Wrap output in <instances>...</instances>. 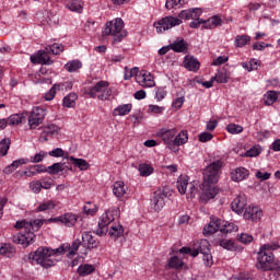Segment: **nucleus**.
I'll list each match as a JSON object with an SVG mask.
<instances>
[{"mask_svg": "<svg viewBox=\"0 0 280 280\" xmlns=\"http://www.w3.org/2000/svg\"><path fill=\"white\" fill-rule=\"evenodd\" d=\"M223 165L224 162H222V160H217L203 170V182L200 186L202 191L201 200H203V202L213 200V198L218 196L219 189L215 187V184L220 180V173L222 172Z\"/></svg>", "mask_w": 280, "mask_h": 280, "instance_id": "nucleus-1", "label": "nucleus"}, {"mask_svg": "<svg viewBox=\"0 0 280 280\" xmlns=\"http://www.w3.org/2000/svg\"><path fill=\"white\" fill-rule=\"evenodd\" d=\"M67 253L65 246H60L57 249H49L47 247H39L36 252L28 254V259L31 264H39L42 268H51L56 266V260H54V255H61Z\"/></svg>", "mask_w": 280, "mask_h": 280, "instance_id": "nucleus-2", "label": "nucleus"}, {"mask_svg": "<svg viewBox=\"0 0 280 280\" xmlns=\"http://www.w3.org/2000/svg\"><path fill=\"white\" fill-rule=\"evenodd\" d=\"M279 248L280 245L278 243H267L260 246L256 268L264 271L275 270L277 264H275V254H272V250H279Z\"/></svg>", "mask_w": 280, "mask_h": 280, "instance_id": "nucleus-3", "label": "nucleus"}, {"mask_svg": "<svg viewBox=\"0 0 280 280\" xmlns=\"http://www.w3.org/2000/svg\"><path fill=\"white\" fill-rule=\"evenodd\" d=\"M65 51V45L59 43H54L52 45H47L44 50H38L36 55L31 56V62L33 65H54V60L49 57V54L52 56H60Z\"/></svg>", "mask_w": 280, "mask_h": 280, "instance_id": "nucleus-4", "label": "nucleus"}, {"mask_svg": "<svg viewBox=\"0 0 280 280\" xmlns=\"http://www.w3.org/2000/svg\"><path fill=\"white\" fill-rule=\"evenodd\" d=\"M183 19H184V21H189L191 19V10L190 9L182 10L178 13V18L168 15V16L161 19L160 21L154 23V27H155L158 34H163V32H166V30H172V27H176V25H182Z\"/></svg>", "mask_w": 280, "mask_h": 280, "instance_id": "nucleus-5", "label": "nucleus"}, {"mask_svg": "<svg viewBox=\"0 0 280 280\" xmlns=\"http://www.w3.org/2000/svg\"><path fill=\"white\" fill-rule=\"evenodd\" d=\"M103 36H113V45L121 43L127 36L126 31H124V20L117 18L107 22L103 31Z\"/></svg>", "mask_w": 280, "mask_h": 280, "instance_id": "nucleus-6", "label": "nucleus"}, {"mask_svg": "<svg viewBox=\"0 0 280 280\" xmlns=\"http://www.w3.org/2000/svg\"><path fill=\"white\" fill-rule=\"evenodd\" d=\"M32 223L25 220L18 221L14 228L24 229V232H20L13 236L14 244H21L23 248H27V246L34 242V237H36L34 232H32Z\"/></svg>", "mask_w": 280, "mask_h": 280, "instance_id": "nucleus-7", "label": "nucleus"}, {"mask_svg": "<svg viewBox=\"0 0 280 280\" xmlns=\"http://www.w3.org/2000/svg\"><path fill=\"white\" fill-rule=\"evenodd\" d=\"M110 83L108 81H98L92 89L88 90L86 94L90 97H97L103 102L110 100L113 95V89L109 88Z\"/></svg>", "mask_w": 280, "mask_h": 280, "instance_id": "nucleus-8", "label": "nucleus"}, {"mask_svg": "<svg viewBox=\"0 0 280 280\" xmlns=\"http://www.w3.org/2000/svg\"><path fill=\"white\" fill-rule=\"evenodd\" d=\"M209 241L201 240L199 243L192 247V257H198V255H203V261L206 266L213 265V256H211V249H209Z\"/></svg>", "mask_w": 280, "mask_h": 280, "instance_id": "nucleus-9", "label": "nucleus"}, {"mask_svg": "<svg viewBox=\"0 0 280 280\" xmlns=\"http://www.w3.org/2000/svg\"><path fill=\"white\" fill-rule=\"evenodd\" d=\"M118 210H108L102 214L98 221V229L95 231L96 235L100 237L106 235V233H108V224L115 222V215H118Z\"/></svg>", "mask_w": 280, "mask_h": 280, "instance_id": "nucleus-10", "label": "nucleus"}, {"mask_svg": "<svg viewBox=\"0 0 280 280\" xmlns=\"http://www.w3.org/2000/svg\"><path fill=\"white\" fill-rule=\"evenodd\" d=\"M45 108L34 107L28 116V126L31 130H36L40 124L45 120Z\"/></svg>", "mask_w": 280, "mask_h": 280, "instance_id": "nucleus-11", "label": "nucleus"}, {"mask_svg": "<svg viewBox=\"0 0 280 280\" xmlns=\"http://www.w3.org/2000/svg\"><path fill=\"white\" fill-rule=\"evenodd\" d=\"M170 196V187H163L153 192L152 202L155 211H161L165 207V198Z\"/></svg>", "mask_w": 280, "mask_h": 280, "instance_id": "nucleus-12", "label": "nucleus"}, {"mask_svg": "<svg viewBox=\"0 0 280 280\" xmlns=\"http://www.w3.org/2000/svg\"><path fill=\"white\" fill-rule=\"evenodd\" d=\"M264 217V212L257 206H248L245 208L243 218L248 222H259Z\"/></svg>", "mask_w": 280, "mask_h": 280, "instance_id": "nucleus-13", "label": "nucleus"}, {"mask_svg": "<svg viewBox=\"0 0 280 280\" xmlns=\"http://www.w3.org/2000/svg\"><path fill=\"white\" fill-rule=\"evenodd\" d=\"M135 75H136V82H138L140 86L150 89L155 84L154 77L150 72L137 71Z\"/></svg>", "mask_w": 280, "mask_h": 280, "instance_id": "nucleus-14", "label": "nucleus"}, {"mask_svg": "<svg viewBox=\"0 0 280 280\" xmlns=\"http://www.w3.org/2000/svg\"><path fill=\"white\" fill-rule=\"evenodd\" d=\"M222 221L220 219L211 220L207 226L203 228V235H213V233H218V231H221V233H229V230L226 228L221 229Z\"/></svg>", "mask_w": 280, "mask_h": 280, "instance_id": "nucleus-15", "label": "nucleus"}, {"mask_svg": "<svg viewBox=\"0 0 280 280\" xmlns=\"http://www.w3.org/2000/svg\"><path fill=\"white\" fill-rule=\"evenodd\" d=\"M49 222H61L66 226L71 228L78 224V215L73 213H66L59 218L49 219Z\"/></svg>", "mask_w": 280, "mask_h": 280, "instance_id": "nucleus-16", "label": "nucleus"}, {"mask_svg": "<svg viewBox=\"0 0 280 280\" xmlns=\"http://www.w3.org/2000/svg\"><path fill=\"white\" fill-rule=\"evenodd\" d=\"M172 51L175 54H187L189 51V44L182 37H177L173 43H171Z\"/></svg>", "mask_w": 280, "mask_h": 280, "instance_id": "nucleus-17", "label": "nucleus"}, {"mask_svg": "<svg viewBox=\"0 0 280 280\" xmlns=\"http://www.w3.org/2000/svg\"><path fill=\"white\" fill-rule=\"evenodd\" d=\"M178 130L176 128L173 129H161L159 132V137L164 141L166 145H174V139Z\"/></svg>", "mask_w": 280, "mask_h": 280, "instance_id": "nucleus-18", "label": "nucleus"}, {"mask_svg": "<svg viewBox=\"0 0 280 280\" xmlns=\"http://www.w3.org/2000/svg\"><path fill=\"white\" fill-rule=\"evenodd\" d=\"M246 205H248V200L246 199V195H238L231 203L232 210L235 213H242L244 209H246Z\"/></svg>", "mask_w": 280, "mask_h": 280, "instance_id": "nucleus-19", "label": "nucleus"}, {"mask_svg": "<svg viewBox=\"0 0 280 280\" xmlns=\"http://www.w3.org/2000/svg\"><path fill=\"white\" fill-rule=\"evenodd\" d=\"M82 242L83 246H86V248H100V242L95 237H93V234L91 232L82 233Z\"/></svg>", "mask_w": 280, "mask_h": 280, "instance_id": "nucleus-20", "label": "nucleus"}, {"mask_svg": "<svg viewBox=\"0 0 280 280\" xmlns=\"http://www.w3.org/2000/svg\"><path fill=\"white\" fill-rule=\"evenodd\" d=\"M250 173L245 167H238L235 171L231 172V179L234 183H242V180H246Z\"/></svg>", "mask_w": 280, "mask_h": 280, "instance_id": "nucleus-21", "label": "nucleus"}, {"mask_svg": "<svg viewBox=\"0 0 280 280\" xmlns=\"http://www.w3.org/2000/svg\"><path fill=\"white\" fill-rule=\"evenodd\" d=\"M184 66L188 71H198L200 69V61L196 57L187 55L184 59Z\"/></svg>", "mask_w": 280, "mask_h": 280, "instance_id": "nucleus-22", "label": "nucleus"}, {"mask_svg": "<svg viewBox=\"0 0 280 280\" xmlns=\"http://www.w3.org/2000/svg\"><path fill=\"white\" fill-rule=\"evenodd\" d=\"M127 191L128 187L126 184H124V182H116L113 186V194L116 196V198H124Z\"/></svg>", "mask_w": 280, "mask_h": 280, "instance_id": "nucleus-23", "label": "nucleus"}, {"mask_svg": "<svg viewBox=\"0 0 280 280\" xmlns=\"http://www.w3.org/2000/svg\"><path fill=\"white\" fill-rule=\"evenodd\" d=\"M222 25V19L220 16L214 15L206 21H203L205 30H215V27Z\"/></svg>", "mask_w": 280, "mask_h": 280, "instance_id": "nucleus-24", "label": "nucleus"}, {"mask_svg": "<svg viewBox=\"0 0 280 280\" xmlns=\"http://www.w3.org/2000/svg\"><path fill=\"white\" fill-rule=\"evenodd\" d=\"M67 8L70 12L82 14V11L84 10V2H82V0H72L67 4Z\"/></svg>", "mask_w": 280, "mask_h": 280, "instance_id": "nucleus-25", "label": "nucleus"}, {"mask_svg": "<svg viewBox=\"0 0 280 280\" xmlns=\"http://www.w3.org/2000/svg\"><path fill=\"white\" fill-rule=\"evenodd\" d=\"M69 160L71 161L72 165H74L75 167H79L81 172H86V170L91 167V164H89V162H86V160L84 159L70 156Z\"/></svg>", "mask_w": 280, "mask_h": 280, "instance_id": "nucleus-26", "label": "nucleus"}, {"mask_svg": "<svg viewBox=\"0 0 280 280\" xmlns=\"http://www.w3.org/2000/svg\"><path fill=\"white\" fill-rule=\"evenodd\" d=\"M77 272L79 277H89V275H93V272H95V266L90 264L81 265L77 269Z\"/></svg>", "mask_w": 280, "mask_h": 280, "instance_id": "nucleus-27", "label": "nucleus"}, {"mask_svg": "<svg viewBox=\"0 0 280 280\" xmlns=\"http://www.w3.org/2000/svg\"><path fill=\"white\" fill-rule=\"evenodd\" d=\"M43 172H47V167L43 164L33 165L28 168V171H25V176H36V174H40Z\"/></svg>", "mask_w": 280, "mask_h": 280, "instance_id": "nucleus-28", "label": "nucleus"}, {"mask_svg": "<svg viewBox=\"0 0 280 280\" xmlns=\"http://www.w3.org/2000/svg\"><path fill=\"white\" fill-rule=\"evenodd\" d=\"M189 140L187 130H182L173 140V145H185V142Z\"/></svg>", "mask_w": 280, "mask_h": 280, "instance_id": "nucleus-29", "label": "nucleus"}, {"mask_svg": "<svg viewBox=\"0 0 280 280\" xmlns=\"http://www.w3.org/2000/svg\"><path fill=\"white\" fill-rule=\"evenodd\" d=\"M187 186L189 187V180L187 179V176H179L177 178V189L182 196L187 194Z\"/></svg>", "mask_w": 280, "mask_h": 280, "instance_id": "nucleus-30", "label": "nucleus"}, {"mask_svg": "<svg viewBox=\"0 0 280 280\" xmlns=\"http://www.w3.org/2000/svg\"><path fill=\"white\" fill-rule=\"evenodd\" d=\"M66 167L67 170H73L71 166H65V163H55L48 166L46 172H48V174H60V172H65Z\"/></svg>", "mask_w": 280, "mask_h": 280, "instance_id": "nucleus-31", "label": "nucleus"}, {"mask_svg": "<svg viewBox=\"0 0 280 280\" xmlns=\"http://www.w3.org/2000/svg\"><path fill=\"white\" fill-rule=\"evenodd\" d=\"M248 43H250V36L246 34L237 35L234 39L235 47H246Z\"/></svg>", "mask_w": 280, "mask_h": 280, "instance_id": "nucleus-32", "label": "nucleus"}, {"mask_svg": "<svg viewBox=\"0 0 280 280\" xmlns=\"http://www.w3.org/2000/svg\"><path fill=\"white\" fill-rule=\"evenodd\" d=\"M77 100H78V94L70 93L66 97H63V106L66 108H74Z\"/></svg>", "mask_w": 280, "mask_h": 280, "instance_id": "nucleus-33", "label": "nucleus"}, {"mask_svg": "<svg viewBox=\"0 0 280 280\" xmlns=\"http://www.w3.org/2000/svg\"><path fill=\"white\" fill-rule=\"evenodd\" d=\"M243 69H247V71H257L259 67H261V61L257 59H250L248 62L242 63Z\"/></svg>", "mask_w": 280, "mask_h": 280, "instance_id": "nucleus-34", "label": "nucleus"}, {"mask_svg": "<svg viewBox=\"0 0 280 280\" xmlns=\"http://www.w3.org/2000/svg\"><path fill=\"white\" fill-rule=\"evenodd\" d=\"M27 160L26 159H20L16 161H13V163L4 168V174H12L20 165H26Z\"/></svg>", "mask_w": 280, "mask_h": 280, "instance_id": "nucleus-35", "label": "nucleus"}, {"mask_svg": "<svg viewBox=\"0 0 280 280\" xmlns=\"http://www.w3.org/2000/svg\"><path fill=\"white\" fill-rule=\"evenodd\" d=\"M278 94L276 91H268L264 96V102L266 106H272V104L278 100Z\"/></svg>", "mask_w": 280, "mask_h": 280, "instance_id": "nucleus-36", "label": "nucleus"}, {"mask_svg": "<svg viewBox=\"0 0 280 280\" xmlns=\"http://www.w3.org/2000/svg\"><path fill=\"white\" fill-rule=\"evenodd\" d=\"M16 253V248H14L10 244H1L0 245V255H5V257H10Z\"/></svg>", "mask_w": 280, "mask_h": 280, "instance_id": "nucleus-37", "label": "nucleus"}, {"mask_svg": "<svg viewBox=\"0 0 280 280\" xmlns=\"http://www.w3.org/2000/svg\"><path fill=\"white\" fill-rule=\"evenodd\" d=\"M229 78H231V74L229 72L221 71L212 77V80H215L218 84H226V82H229Z\"/></svg>", "mask_w": 280, "mask_h": 280, "instance_id": "nucleus-38", "label": "nucleus"}, {"mask_svg": "<svg viewBox=\"0 0 280 280\" xmlns=\"http://www.w3.org/2000/svg\"><path fill=\"white\" fill-rule=\"evenodd\" d=\"M56 209V201L55 200H48L46 202L40 203L37 207V211L43 212V211H51Z\"/></svg>", "mask_w": 280, "mask_h": 280, "instance_id": "nucleus-39", "label": "nucleus"}, {"mask_svg": "<svg viewBox=\"0 0 280 280\" xmlns=\"http://www.w3.org/2000/svg\"><path fill=\"white\" fill-rule=\"evenodd\" d=\"M66 71H79L82 69V61L80 60H72L65 65Z\"/></svg>", "mask_w": 280, "mask_h": 280, "instance_id": "nucleus-40", "label": "nucleus"}, {"mask_svg": "<svg viewBox=\"0 0 280 280\" xmlns=\"http://www.w3.org/2000/svg\"><path fill=\"white\" fill-rule=\"evenodd\" d=\"M176 5H180V8H183V5H187V0H166L165 8L167 10H172L176 8Z\"/></svg>", "mask_w": 280, "mask_h": 280, "instance_id": "nucleus-41", "label": "nucleus"}, {"mask_svg": "<svg viewBox=\"0 0 280 280\" xmlns=\"http://www.w3.org/2000/svg\"><path fill=\"white\" fill-rule=\"evenodd\" d=\"M10 139L4 138L0 141V156H5L8 154V150H10Z\"/></svg>", "mask_w": 280, "mask_h": 280, "instance_id": "nucleus-42", "label": "nucleus"}, {"mask_svg": "<svg viewBox=\"0 0 280 280\" xmlns=\"http://www.w3.org/2000/svg\"><path fill=\"white\" fill-rule=\"evenodd\" d=\"M132 110V104H125V105H120L118 106L114 113H116L117 115L124 116V115H128V113H130Z\"/></svg>", "mask_w": 280, "mask_h": 280, "instance_id": "nucleus-43", "label": "nucleus"}, {"mask_svg": "<svg viewBox=\"0 0 280 280\" xmlns=\"http://www.w3.org/2000/svg\"><path fill=\"white\" fill-rule=\"evenodd\" d=\"M139 172L140 176H150V174H153L154 167H152V165L149 164H140Z\"/></svg>", "mask_w": 280, "mask_h": 280, "instance_id": "nucleus-44", "label": "nucleus"}, {"mask_svg": "<svg viewBox=\"0 0 280 280\" xmlns=\"http://www.w3.org/2000/svg\"><path fill=\"white\" fill-rule=\"evenodd\" d=\"M83 213H85V215H95V213H97V206L88 201L86 206L83 207Z\"/></svg>", "mask_w": 280, "mask_h": 280, "instance_id": "nucleus-45", "label": "nucleus"}, {"mask_svg": "<svg viewBox=\"0 0 280 280\" xmlns=\"http://www.w3.org/2000/svg\"><path fill=\"white\" fill-rule=\"evenodd\" d=\"M83 242L80 238H77L71 247H70V252L68 254V257H74V255L78 254V249L80 248V246H82Z\"/></svg>", "mask_w": 280, "mask_h": 280, "instance_id": "nucleus-46", "label": "nucleus"}, {"mask_svg": "<svg viewBox=\"0 0 280 280\" xmlns=\"http://www.w3.org/2000/svg\"><path fill=\"white\" fill-rule=\"evenodd\" d=\"M10 126H19L21 124H23V115L21 114H14L11 115L8 119Z\"/></svg>", "mask_w": 280, "mask_h": 280, "instance_id": "nucleus-47", "label": "nucleus"}, {"mask_svg": "<svg viewBox=\"0 0 280 280\" xmlns=\"http://www.w3.org/2000/svg\"><path fill=\"white\" fill-rule=\"evenodd\" d=\"M122 233L124 226L121 225L112 226L109 230L110 237H114L115 240H117V237H120Z\"/></svg>", "mask_w": 280, "mask_h": 280, "instance_id": "nucleus-48", "label": "nucleus"}, {"mask_svg": "<svg viewBox=\"0 0 280 280\" xmlns=\"http://www.w3.org/2000/svg\"><path fill=\"white\" fill-rule=\"evenodd\" d=\"M185 262L180 260L177 256H174L170 259L168 266L170 268H174L175 270H178V268H183Z\"/></svg>", "mask_w": 280, "mask_h": 280, "instance_id": "nucleus-49", "label": "nucleus"}, {"mask_svg": "<svg viewBox=\"0 0 280 280\" xmlns=\"http://www.w3.org/2000/svg\"><path fill=\"white\" fill-rule=\"evenodd\" d=\"M56 91H60V84H54L52 88L45 94V100L51 102L56 97Z\"/></svg>", "mask_w": 280, "mask_h": 280, "instance_id": "nucleus-50", "label": "nucleus"}, {"mask_svg": "<svg viewBox=\"0 0 280 280\" xmlns=\"http://www.w3.org/2000/svg\"><path fill=\"white\" fill-rule=\"evenodd\" d=\"M226 130L231 135H240V132L244 131V127H242L240 125H235V124H230V125H228Z\"/></svg>", "mask_w": 280, "mask_h": 280, "instance_id": "nucleus-51", "label": "nucleus"}, {"mask_svg": "<svg viewBox=\"0 0 280 280\" xmlns=\"http://www.w3.org/2000/svg\"><path fill=\"white\" fill-rule=\"evenodd\" d=\"M189 189L186 191V198L187 200H194L198 194V188L194 184L188 185Z\"/></svg>", "mask_w": 280, "mask_h": 280, "instance_id": "nucleus-52", "label": "nucleus"}, {"mask_svg": "<svg viewBox=\"0 0 280 280\" xmlns=\"http://www.w3.org/2000/svg\"><path fill=\"white\" fill-rule=\"evenodd\" d=\"M47 156V152L39 151L34 156H31L30 162L31 163H42V161Z\"/></svg>", "mask_w": 280, "mask_h": 280, "instance_id": "nucleus-53", "label": "nucleus"}, {"mask_svg": "<svg viewBox=\"0 0 280 280\" xmlns=\"http://www.w3.org/2000/svg\"><path fill=\"white\" fill-rule=\"evenodd\" d=\"M45 222H47V220L43 219H35L33 221H30L28 223L32 224L31 231H38V229H40V226H43Z\"/></svg>", "mask_w": 280, "mask_h": 280, "instance_id": "nucleus-54", "label": "nucleus"}, {"mask_svg": "<svg viewBox=\"0 0 280 280\" xmlns=\"http://www.w3.org/2000/svg\"><path fill=\"white\" fill-rule=\"evenodd\" d=\"M220 246H222V248H226V250H235V243L233 241H229V240H223L220 242Z\"/></svg>", "mask_w": 280, "mask_h": 280, "instance_id": "nucleus-55", "label": "nucleus"}, {"mask_svg": "<svg viewBox=\"0 0 280 280\" xmlns=\"http://www.w3.org/2000/svg\"><path fill=\"white\" fill-rule=\"evenodd\" d=\"M42 189H51V185H54V179L51 177L42 178Z\"/></svg>", "mask_w": 280, "mask_h": 280, "instance_id": "nucleus-56", "label": "nucleus"}, {"mask_svg": "<svg viewBox=\"0 0 280 280\" xmlns=\"http://www.w3.org/2000/svg\"><path fill=\"white\" fill-rule=\"evenodd\" d=\"M30 187L34 194H40L43 189V185L40 184V180H36L30 184Z\"/></svg>", "mask_w": 280, "mask_h": 280, "instance_id": "nucleus-57", "label": "nucleus"}, {"mask_svg": "<svg viewBox=\"0 0 280 280\" xmlns=\"http://www.w3.org/2000/svg\"><path fill=\"white\" fill-rule=\"evenodd\" d=\"M200 16H202V9H190V19L197 21L200 20Z\"/></svg>", "mask_w": 280, "mask_h": 280, "instance_id": "nucleus-58", "label": "nucleus"}, {"mask_svg": "<svg viewBox=\"0 0 280 280\" xmlns=\"http://www.w3.org/2000/svg\"><path fill=\"white\" fill-rule=\"evenodd\" d=\"M43 130L46 132V135H49L51 137V135H56V132H58V126L48 125L44 127Z\"/></svg>", "mask_w": 280, "mask_h": 280, "instance_id": "nucleus-59", "label": "nucleus"}, {"mask_svg": "<svg viewBox=\"0 0 280 280\" xmlns=\"http://www.w3.org/2000/svg\"><path fill=\"white\" fill-rule=\"evenodd\" d=\"M238 242H241V244H250V242H253V236H250L246 233H242L238 236Z\"/></svg>", "mask_w": 280, "mask_h": 280, "instance_id": "nucleus-60", "label": "nucleus"}, {"mask_svg": "<svg viewBox=\"0 0 280 280\" xmlns=\"http://www.w3.org/2000/svg\"><path fill=\"white\" fill-rule=\"evenodd\" d=\"M213 139V135L211 132H202L199 135V141L201 143H207V141H211Z\"/></svg>", "mask_w": 280, "mask_h": 280, "instance_id": "nucleus-61", "label": "nucleus"}, {"mask_svg": "<svg viewBox=\"0 0 280 280\" xmlns=\"http://www.w3.org/2000/svg\"><path fill=\"white\" fill-rule=\"evenodd\" d=\"M266 47H269V45L261 42V43L253 44L252 49H254V51H264V49H266Z\"/></svg>", "mask_w": 280, "mask_h": 280, "instance_id": "nucleus-62", "label": "nucleus"}, {"mask_svg": "<svg viewBox=\"0 0 280 280\" xmlns=\"http://www.w3.org/2000/svg\"><path fill=\"white\" fill-rule=\"evenodd\" d=\"M48 154L49 156H54L55 159H58L60 156H65V151L60 148H57L50 151Z\"/></svg>", "mask_w": 280, "mask_h": 280, "instance_id": "nucleus-63", "label": "nucleus"}, {"mask_svg": "<svg viewBox=\"0 0 280 280\" xmlns=\"http://www.w3.org/2000/svg\"><path fill=\"white\" fill-rule=\"evenodd\" d=\"M149 110L151 113H154V115H161V113H163V110H165V108L161 107L159 105H149Z\"/></svg>", "mask_w": 280, "mask_h": 280, "instance_id": "nucleus-64", "label": "nucleus"}]
</instances>
